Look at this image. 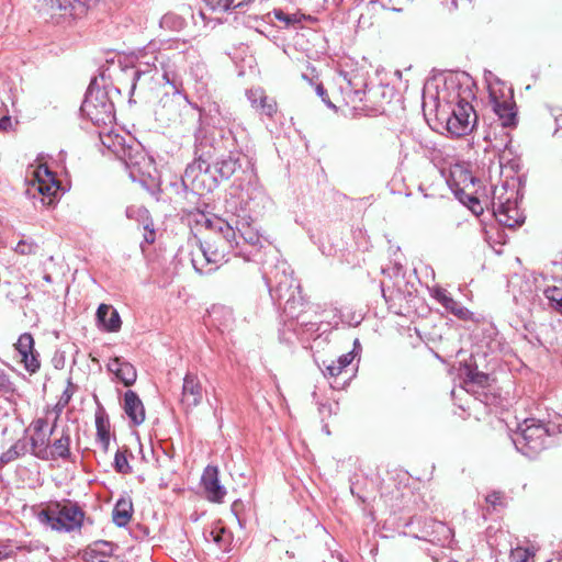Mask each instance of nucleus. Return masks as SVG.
<instances>
[{"instance_id": "obj_58", "label": "nucleus", "mask_w": 562, "mask_h": 562, "mask_svg": "<svg viewBox=\"0 0 562 562\" xmlns=\"http://www.w3.org/2000/svg\"><path fill=\"white\" fill-rule=\"evenodd\" d=\"M555 124L559 128H562V113L555 116Z\"/></svg>"}, {"instance_id": "obj_28", "label": "nucleus", "mask_w": 562, "mask_h": 562, "mask_svg": "<svg viewBox=\"0 0 562 562\" xmlns=\"http://www.w3.org/2000/svg\"><path fill=\"white\" fill-rule=\"evenodd\" d=\"M113 546L110 542L95 543L93 548L85 553L86 562H109L108 557L111 554Z\"/></svg>"}, {"instance_id": "obj_40", "label": "nucleus", "mask_w": 562, "mask_h": 562, "mask_svg": "<svg viewBox=\"0 0 562 562\" xmlns=\"http://www.w3.org/2000/svg\"><path fill=\"white\" fill-rule=\"evenodd\" d=\"M532 554L528 549L516 548L510 552V561L512 562H531Z\"/></svg>"}, {"instance_id": "obj_13", "label": "nucleus", "mask_w": 562, "mask_h": 562, "mask_svg": "<svg viewBox=\"0 0 562 562\" xmlns=\"http://www.w3.org/2000/svg\"><path fill=\"white\" fill-rule=\"evenodd\" d=\"M276 285L270 291L274 292L279 300H284V310L294 316V310L296 305H302L301 297H296L300 285L295 284V280L292 276H288L285 271L282 272V278L278 280V272L274 276Z\"/></svg>"}, {"instance_id": "obj_11", "label": "nucleus", "mask_w": 562, "mask_h": 562, "mask_svg": "<svg viewBox=\"0 0 562 562\" xmlns=\"http://www.w3.org/2000/svg\"><path fill=\"white\" fill-rule=\"evenodd\" d=\"M160 50L164 48L157 47L156 43H149L142 49H138L135 54V71L133 76L132 90L136 88V82L142 76L150 72L151 69H158L160 63Z\"/></svg>"}, {"instance_id": "obj_4", "label": "nucleus", "mask_w": 562, "mask_h": 562, "mask_svg": "<svg viewBox=\"0 0 562 562\" xmlns=\"http://www.w3.org/2000/svg\"><path fill=\"white\" fill-rule=\"evenodd\" d=\"M549 436L550 431L546 424L527 418L518 426L513 442L519 452L533 458L547 447Z\"/></svg>"}, {"instance_id": "obj_18", "label": "nucleus", "mask_w": 562, "mask_h": 562, "mask_svg": "<svg viewBox=\"0 0 562 562\" xmlns=\"http://www.w3.org/2000/svg\"><path fill=\"white\" fill-rule=\"evenodd\" d=\"M123 409L133 425H140L145 420V408L139 396L134 391L124 394Z\"/></svg>"}, {"instance_id": "obj_27", "label": "nucleus", "mask_w": 562, "mask_h": 562, "mask_svg": "<svg viewBox=\"0 0 562 562\" xmlns=\"http://www.w3.org/2000/svg\"><path fill=\"white\" fill-rule=\"evenodd\" d=\"M32 453L43 460L49 459V435L34 432L31 437Z\"/></svg>"}, {"instance_id": "obj_6", "label": "nucleus", "mask_w": 562, "mask_h": 562, "mask_svg": "<svg viewBox=\"0 0 562 562\" xmlns=\"http://www.w3.org/2000/svg\"><path fill=\"white\" fill-rule=\"evenodd\" d=\"M449 184L459 200L469 203V206L475 211V206L480 204L477 198L474 196L476 193L475 177L463 166L456 165L450 170Z\"/></svg>"}, {"instance_id": "obj_61", "label": "nucleus", "mask_w": 562, "mask_h": 562, "mask_svg": "<svg viewBox=\"0 0 562 562\" xmlns=\"http://www.w3.org/2000/svg\"><path fill=\"white\" fill-rule=\"evenodd\" d=\"M45 280H46L47 282H49V281H50V277H49V276H46V277H45Z\"/></svg>"}, {"instance_id": "obj_39", "label": "nucleus", "mask_w": 562, "mask_h": 562, "mask_svg": "<svg viewBox=\"0 0 562 562\" xmlns=\"http://www.w3.org/2000/svg\"><path fill=\"white\" fill-rule=\"evenodd\" d=\"M114 468L119 473H128L131 472V467L128 464L125 451L117 450L114 457Z\"/></svg>"}, {"instance_id": "obj_53", "label": "nucleus", "mask_w": 562, "mask_h": 562, "mask_svg": "<svg viewBox=\"0 0 562 562\" xmlns=\"http://www.w3.org/2000/svg\"><path fill=\"white\" fill-rule=\"evenodd\" d=\"M501 501V494L499 493H492V494H488L486 496V502L490 503L491 505L495 506L499 503Z\"/></svg>"}, {"instance_id": "obj_56", "label": "nucleus", "mask_w": 562, "mask_h": 562, "mask_svg": "<svg viewBox=\"0 0 562 562\" xmlns=\"http://www.w3.org/2000/svg\"><path fill=\"white\" fill-rule=\"evenodd\" d=\"M154 235H155V234H154V231L151 229V231L149 232V235H146V236H145V240H146L147 243H153V241H154V239H155Z\"/></svg>"}, {"instance_id": "obj_47", "label": "nucleus", "mask_w": 562, "mask_h": 562, "mask_svg": "<svg viewBox=\"0 0 562 562\" xmlns=\"http://www.w3.org/2000/svg\"><path fill=\"white\" fill-rule=\"evenodd\" d=\"M72 387V384L71 382L69 381L68 382V386L67 389L63 392L61 396H60V400H59V405H61L63 407L66 406L69 401L71 400V396H72V391L70 390Z\"/></svg>"}, {"instance_id": "obj_45", "label": "nucleus", "mask_w": 562, "mask_h": 562, "mask_svg": "<svg viewBox=\"0 0 562 562\" xmlns=\"http://www.w3.org/2000/svg\"><path fill=\"white\" fill-rule=\"evenodd\" d=\"M443 307L448 304H452V297L450 294L443 289H435L432 295Z\"/></svg>"}, {"instance_id": "obj_43", "label": "nucleus", "mask_w": 562, "mask_h": 562, "mask_svg": "<svg viewBox=\"0 0 562 562\" xmlns=\"http://www.w3.org/2000/svg\"><path fill=\"white\" fill-rule=\"evenodd\" d=\"M322 367L325 376L336 378L342 372V369L337 364V361H330L329 363L323 361Z\"/></svg>"}, {"instance_id": "obj_26", "label": "nucleus", "mask_w": 562, "mask_h": 562, "mask_svg": "<svg viewBox=\"0 0 562 562\" xmlns=\"http://www.w3.org/2000/svg\"><path fill=\"white\" fill-rule=\"evenodd\" d=\"M133 513V504L130 499L121 498L116 502L112 518L113 522L119 527L126 526L131 518Z\"/></svg>"}, {"instance_id": "obj_41", "label": "nucleus", "mask_w": 562, "mask_h": 562, "mask_svg": "<svg viewBox=\"0 0 562 562\" xmlns=\"http://www.w3.org/2000/svg\"><path fill=\"white\" fill-rule=\"evenodd\" d=\"M38 246L33 240H20L15 247V251L21 255H33L37 251Z\"/></svg>"}, {"instance_id": "obj_49", "label": "nucleus", "mask_w": 562, "mask_h": 562, "mask_svg": "<svg viewBox=\"0 0 562 562\" xmlns=\"http://www.w3.org/2000/svg\"><path fill=\"white\" fill-rule=\"evenodd\" d=\"M47 425V420L45 418H37L32 424L31 427L34 432L40 434L44 432V428Z\"/></svg>"}, {"instance_id": "obj_1", "label": "nucleus", "mask_w": 562, "mask_h": 562, "mask_svg": "<svg viewBox=\"0 0 562 562\" xmlns=\"http://www.w3.org/2000/svg\"><path fill=\"white\" fill-rule=\"evenodd\" d=\"M205 227L209 231L203 240L206 254L214 263L226 262L237 245L234 226L226 220L215 217L206 220Z\"/></svg>"}, {"instance_id": "obj_12", "label": "nucleus", "mask_w": 562, "mask_h": 562, "mask_svg": "<svg viewBox=\"0 0 562 562\" xmlns=\"http://www.w3.org/2000/svg\"><path fill=\"white\" fill-rule=\"evenodd\" d=\"M493 212L499 224L509 228L520 226L525 221L517 203L510 198L503 199L501 195H496V192L493 198Z\"/></svg>"}, {"instance_id": "obj_60", "label": "nucleus", "mask_w": 562, "mask_h": 562, "mask_svg": "<svg viewBox=\"0 0 562 562\" xmlns=\"http://www.w3.org/2000/svg\"><path fill=\"white\" fill-rule=\"evenodd\" d=\"M451 5H452L453 8H456V7H457L456 0H451Z\"/></svg>"}, {"instance_id": "obj_5", "label": "nucleus", "mask_w": 562, "mask_h": 562, "mask_svg": "<svg viewBox=\"0 0 562 562\" xmlns=\"http://www.w3.org/2000/svg\"><path fill=\"white\" fill-rule=\"evenodd\" d=\"M80 110L95 125H108L114 121V104L106 91L100 88L89 87Z\"/></svg>"}, {"instance_id": "obj_3", "label": "nucleus", "mask_w": 562, "mask_h": 562, "mask_svg": "<svg viewBox=\"0 0 562 562\" xmlns=\"http://www.w3.org/2000/svg\"><path fill=\"white\" fill-rule=\"evenodd\" d=\"M198 108L193 105L183 88L172 89L171 93L166 92L159 100L155 110L158 121L167 125L184 123L187 116L194 117Z\"/></svg>"}, {"instance_id": "obj_51", "label": "nucleus", "mask_w": 562, "mask_h": 562, "mask_svg": "<svg viewBox=\"0 0 562 562\" xmlns=\"http://www.w3.org/2000/svg\"><path fill=\"white\" fill-rule=\"evenodd\" d=\"M387 4L394 11H401L402 7L409 3L412 0H386Z\"/></svg>"}, {"instance_id": "obj_16", "label": "nucleus", "mask_w": 562, "mask_h": 562, "mask_svg": "<svg viewBox=\"0 0 562 562\" xmlns=\"http://www.w3.org/2000/svg\"><path fill=\"white\" fill-rule=\"evenodd\" d=\"M214 150L211 146H206L204 139L201 138V132L195 134V155L196 158L193 164L189 165L186 169L184 176L187 178L195 179L198 172H207L210 169L209 160L213 157Z\"/></svg>"}, {"instance_id": "obj_29", "label": "nucleus", "mask_w": 562, "mask_h": 562, "mask_svg": "<svg viewBox=\"0 0 562 562\" xmlns=\"http://www.w3.org/2000/svg\"><path fill=\"white\" fill-rule=\"evenodd\" d=\"M97 440L104 451L110 446V423L103 413L95 415Z\"/></svg>"}, {"instance_id": "obj_14", "label": "nucleus", "mask_w": 562, "mask_h": 562, "mask_svg": "<svg viewBox=\"0 0 562 562\" xmlns=\"http://www.w3.org/2000/svg\"><path fill=\"white\" fill-rule=\"evenodd\" d=\"M34 338L30 333L20 335L14 347L20 356V361L30 373H36L41 368L40 355L34 347Z\"/></svg>"}, {"instance_id": "obj_9", "label": "nucleus", "mask_w": 562, "mask_h": 562, "mask_svg": "<svg viewBox=\"0 0 562 562\" xmlns=\"http://www.w3.org/2000/svg\"><path fill=\"white\" fill-rule=\"evenodd\" d=\"M186 66V56L182 52L164 47L160 50L159 67L162 71V79L172 89L183 88L182 71Z\"/></svg>"}, {"instance_id": "obj_30", "label": "nucleus", "mask_w": 562, "mask_h": 562, "mask_svg": "<svg viewBox=\"0 0 562 562\" xmlns=\"http://www.w3.org/2000/svg\"><path fill=\"white\" fill-rule=\"evenodd\" d=\"M70 436L63 432L60 438L56 439L52 448H49V459L63 458L66 459L70 456Z\"/></svg>"}, {"instance_id": "obj_46", "label": "nucleus", "mask_w": 562, "mask_h": 562, "mask_svg": "<svg viewBox=\"0 0 562 562\" xmlns=\"http://www.w3.org/2000/svg\"><path fill=\"white\" fill-rule=\"evenodd\" d=\"M147 213V210L144 207L130 206L126 209V216L130 218H134L136 215L146 216Z\"/></svg>"}, {"instance_id": "obj_44", "label": "nucleus", "mask_w": 562, "mask_h": 562, "mask_svg": "<svg viewBox=\"0 0 562 562\" xmlns=\"http://www.w3.org/2000/svg\"><path fill=\"white\" fill-rule=\"evenodd\" d=\"M14 391V384L10 381L4 371L0 370V392L3 394H13Z\"/></svg>"}, {"instance_id": "obj_10", "label": "nucleus", "mask_w": 562, "mask_h": 562, "mask_svg": "<svg viewBox=\"0 0 562 562\" xmlns=\"http://www.w3.org/2000/svg\"><path fill=\"white\" fill-rule=\"evenodd\" d=\"M476 120L473 106L465 100L460 99L452 110L451 116L447 120V130L454 136H462L470 132Z\"/></svg>"}, {"instance_id": "obj_55", "label": "nucleus", "mask_w": 562, "mask_h": 562, "mask_svg": "<svg viewBox=\"0 0 562 562\" xmlns=\"http://www.w3.org/2000/svg\"><path fill=\"white\" fill-rule=\"evenodd\" d=\"M9 554L10 553L5 550V548L0 547V560L7 559Z\"/></svg>"}, {"instance_id": "obj_25", "label": "nucleus", "mask_w": 562, "mask_h": 562, "mask_svg": "<svg viewBox=\"0 0 562 562\" xmlns=\"http://www.w3.org/2000/svg\"><path fill=\"white\" fill-rule=\"evenodd\" d=\"M240 166V154L231 151L227 158L217 161L216 170L222 178L229 179Z\"/></svg>"}, {"instance_id": "obj_48", "label": "nucleus", "mask_w": 562, "mask_h": 562, "mask_svg": "<svg viewBox=\"0 0 562 562\" xmlns=\"http://www.w3.org/2000/svg\"><path fill=\"white\" fill-rule=\"evenodd\" d=\"M355 356L352 352H348L346 355L340 356L336 361L339 367L344 370L347 368L353 360Z\"/></svg>"}, {"instance_id": "obj_23", "label": "nucleus", "mask_w": 562, "mask_h": 562, "mask_svg": "<svg viewBox=\"0 0 562 562\" xmlns=\"http://www.w3.org/2000/svg\"><path fill=\"white\" fill-rule=\"evenodd\" d=\"M492 105L503 127H510L516 124V113L512 102L499 101L492 95Z\"/></svg>"}, {"instance_id": "obj_22", "label": "nucleus", "mask_w": 562, "mask_h": 562, "mask_svg": "<svg viewBox=\"0 0 562 562\" xmlns=\"http://www.w3.org/2000/svg\"><path fill=\"white\" fill-rule=\"evenodd\" d=\"M235 225V232L239 234V236L249 245L251 246H259L261 247V239L262 236L259 234V232L252 227L250 222L247 218H240V220H232V225Z\"/></svg>"}, {"instance_id": "obj_57", "label": "nucleus", "mask_w": 562, "mask_h": 562, "mask_svg": "<svg viewBox=\"0 0 562 562\" xmlns=\"http://www.w3.org/2000/svg\"><path fill=\"white\" fill-rule=\"evenodd\" d=\"M68 3H69V0H58V8L66 9Z\"/></svg>"}, {"instance_id": "obj_36", "label": "nucleus", "mask_w": 562, "mask_h": 562, "mask_svg": "<svg viewBox=\"0 0 562 562\" xmlns=\"http://www.w3.org/2000/svg\"><path fill=\"white\" fill-rule=\"evenodd\" d=\"M465 385L476 384L479 386H485L488 382V375L483 372H479L470 367L465 368Z\"/></svg>"}, {"instance_id": "obj_34", "label": "nucleus", "mask_w": 562, "mask_h": 562, "mask_svg": "<svg viewBox=\"0 0 562 562\" xmlns=\"http://www.w3.org/2000/svg\"><path fill=\"white\" fill-rule=\"evenodd\" d=\"M544 296L548 299L550 306L562 314V286H548L544 290Z\"/></svg>"}, {"instance_id": "obj_37", "label": "nucleus", "mask_w": 562, "mask_h": 562, "mask_svg": "<svg viewBox=\"0 0 562 562\" xmlns=\"http://www.w3.org/2000/svg\"><path fill=\"white\" fill-rule=\"evenodd\" d=\"M211 536L214 542H216L220 548L223 550H227V546L231 542V533L225 528H215L211 531Z\"/></svg>"}, {"instance_id": "obj_15", "label": "nucleus", "mask_w": 562, "mask_h": 562, "mask_svg": "<svg viewBox=\"0 0 562 562\" xmlns=\"http://www.w3.org/2000/svg\"><path fill=\"white\" fill-rule=\"evenodd\" d=\"M203 400V386L198 375L193 373H187L183 378L182 392H181V405L189 412L195 408L202 403Z\"/></svg>"}, {"instance_id": "obj_21", "label": "nucleus", "mask_w": 562, "mask_h": 562, "mask_svg": "<svg viewBox=\"0 0 562 562\" xmlns=\"http://www.w3.org/2000/svg\"><path fill=\"white\" fill-rule=\"evenodd\" d=\"M97 319L106 331H117L121 328L120 315L111 305L100 304L97 311Z\"/></svg>"}, {"instance_id": "obj_52", "label": "nucleus", "mask_w": 562, "mask_h": 562, "mask_svg": "<svg viewBox=\"0 0 562 562\" xmlns=\"http://www.w3.org/2000/svg\"><path fill=\"white\" fill-rule=\"evenodd\" d=\"M315 91L317 93V95L321 97V99L329 106H331L329 100L327 99V92L325 90V88L323 87L322 83H317L316 87H315Z\"/></svg>"}, {"instance_id": "obj_33", "label": "nucleus", "mask_w": 562, "mask_h": 562, "mask_svg": "<svg viewBox=\"0 0 562 562\" xmlns=\"http://www.w3.org/2000/svg\"><path fill=\"white\" fill-rule=\"evenodd\" d=\"M25 451L26 443L23 440H19L1 454L0 463L7 464L24 454Z\"/></svg>"}, {"instance_id": "obj_31", "label": "nucleus", "mask_w": 562, "mask_h": 562, "mask_svg": "<svg viewBox=\"0 0 562 562\" xmlns=\"http://www.w3.org/2000/svg\"><path fill=\"white\" fill-rule=\"evenodd\" d=\"M7 297L12 302H19L30 297V290L27 285L21 281L10 282Z\"/></svg>"}, {"instance_id": "obj_32", "label": "nucleus", "mask_w": 562, "mask_h": 562, "mask_svg": "<svg viewBox=\"0 0 562 562\" xmlns=\"http://www.w3.org/2000/svg\"><path fill=\"white\" fill-rule=\"evenodd\" d=\"M273 15L278 21L283 22L286 25L300 24L302 23V21H314V18H312L311 15H305L303 13L288 14L280 9H274Z\"/></svg>"}, {"instance_id": "obj_8", "label": "nucleus", "mask_w": 562, "mask_h": 562, "mask_svg": "<svg viewBox=\"0 0 562 562\" xmlns=\"http://www.w3.org/2000/svg\"><path fill=\"white\" fill-rule=\"evenodd\" d=\"M123 149L119 155V159L125 165L130 171V178L133 181L143 180L144 177H150L154 164L150 157L139 147V145L121 146Z\"/></svg>"}, {"instance_id": "obj_54", "label": "nucleus", "mask_w": 562, "mask_h": 562, "mask_svg": "<svg viewBox=\"0 0 562 562\" xmlns=\"http://www.w3.org/2000/svg\"><path fill=\"white\" fill-rule=\"evenodd\" d=\"M363 92L360 89H356L352 92L351 102L361 101Z\"/></svg>"}, {"instance_id": "obj_2", "label": "nucleus", "mask_w": 562, "mask_h": 562, "mask_svg": "<svg viewBox=\"0 0 562 562\" xmlns=\"http://www.w3.org/2000/svg\"><path fill=\"white\" fill-rule=\"evenodd\" d=\"M42 525L59 532H71L82 527L85 512L70 501L56 502L37 514Z\"/></svg>"}, {"instance_id": "obj_19", "label": "nucleus", "mask_w": 562, "mask_h": 562, "mask_svg": "<svg viewBox=\"0 0 562 562\" xmlns=\"http://www.w3.org/2000/svg\"><path fill=\"white\" fill-rule=\"evenodd\" d=\"M251 106L261 111L267 116H272L277 112V103L270 99L261 88H251L246 92Z\"/></svg>"}, {"instance_id": "obj_17", "label": "nucleus", "mask_w": 562, "mask_h": 562, "mask_svg": "<svg viewBox=\"0 0 562 562\" xmlns=\"http://www.w3.org/2000/svg\"><path fill=\"white\" fill-rule=\"evenodd\" d=\"M201 483L209 501L222 503L226 488L220 483L217 467L207 465L201 477Z\"/></svg>"}, {"instance_id": "obj_38", "label": "nucleus", "mask_w": 562, "mask_h": 562, "mask_svg": "<svg viewBox=\"0 0 562 562\" xmlns=\"http://www.w3.org/2000/svg\"><path fill=\"white\" fill-rule=\"evenodd\" d=\"M445 308L448 310L449 312H451L453 315H456L460 319H464V321L471 318V315H472V313L467 307H464L463 305H461L459 302H457L453 299H452V304H448Z\"/></svg>"}, {"instance_id": "obj_35", "label": "nucleus", "mask_w": 562, "mask_h": 562, "mask_svg": "<svg viewBox=\"0 0 562 562\" xmlns=\"http://www.w3.org/2000/svg\"><path fill=\"white\" fill-rule=\"evenodd\" d=\"M102 144L110 149L113 154H115L117 157L123 150L121 146H126L124 144V138L122 136L115 135L112 136L111 134L106 135H100Z\"/></svg>"}, {"instance_id": "obj_42", "label": "nucleus", "mask_w": 562, "mask_h": 562, "mask_svg": "<svg viewBox=\"0 0 562 562\" xmlns=\"http://www.w3.org/2000/svg\"><path fill=\"white\" fill-rule=\"evenodd\" d=\"M250 0H216L217 7L223 11L241 8L247 4Z\"/></svg>"}, {"instance_id": "obj_24", "label": "nucleus", "mask_w": 562, "mask_h": 562, "mask_svg": "<svg viewBox=\"0 0 562 562\" xmlns=\"http://www.w3.org/2000/svg\"><path fill=\"white\" fill-rule=\"evenodd\" d=\"M191 262L195 271L199 273H209L214 268L212 265H214V261L211 260L210 256L206 254V249L204 247L203 241H200V245L198 246L196 251L192 252ZM218 263H215L217 266Z\"/></svg>"}, {"instance_id": "obj_50", "label": "nucleus", "mask_w": 562, "mask_h": 562, "mask_svg": "<svg viewBox=\"0 0 562 562\" xmlns=\"http://www.w3.org/2000/svg\"><path fill=\"white\" fill-rule=\"evenodd\" d=\"M12 130V120L11 116L4 114L0 117V132H8Z\"/></svg>"}, {"instance_id": "obj_7", "label": "nucleus", "mask_w": 562, "mask_h": 562, "mask_svg": "<svg viewBox=\"0 0 562 562\" xmlns=\"http://www.w3.org/2000/svg\"><path fill=\"white\" fill-rule=\"evenodd\" d=\"M34 180L29 184L26 193L36 198L40 195V200L44 206H49L54 202V196L59 189V184L54 177V173L47 168V166L40 165L33 172Z\"/></svg>"}, {"instance_id": "obj_20", "label": "nucleus", "mask_w": 562, "mask_h": 562, "mask_svg": "<svg viewBox=\"0 0 562 562\" xmlns=\"http://www.w3.org/2000/svg\"><path fill=\"white\" fill-rule=\"evenodd\" d=\"M108 369L126 386L134 384L136 381L137 373L134 366L121 358L112 359Z\"/></svg>"}, {"instance_id": "obj_59", "label": "nucleus", "mask_w": 562, "mask_h": 562, "mask_svg": "<svg viewBox=\"0 0 562 562\" xmlns=\"http://www.w3.org/2000/svg\"><path fill=\"white\" fill-rule=\"evenodd\" d=\"M348 86L347 88H344L345 90H350L351 91V81H348Z\"/></svg>"}]
</instances>
